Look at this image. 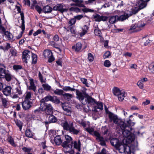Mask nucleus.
<instances>
[{
    "mask_svg": "<svg viewBox=\"0 0 154 154\" xmlns=\"http://www.w3.org/2000/svg\"><path fill=\"white\" fill-rule=\"evenodd\" d=\"M109 117L111 121H113L115 124H117L119 127L123 130L122 131V134L125 138L123 140L122 142L126 144L132 143L135 139V137L131 132L130 131L132 129L131 127L133 126L135 123L132 122L131 120L129 119L127 121L126 123H125L121 119H119L117 116L114 115L112 113L109 114Z\"/></svg>",
    "mask_w": 154,
    "mask_h": 154,
    "instance_id": "f257e3e1",
    "label": "nucleus"
},
{
    "mask_svg": "<svg viewBox=\"0 0 154 154\" xmlns=\"http://www.w3.org/2000/svg\"><path fill=\"white\" fill-rule=\"evenodd\" d=\"M76 98L83 105H93L96 103L95 99L92 98L88 94H86L85 91H80L76 89Z\"/></svg>",
    "mask_w": 154,
    "mask_h": 154,
    "instance_id": "f03ea898",
    "label": "nucleus"
},
{
    "mask_svg": "<svg viewBox=\"0 0 154 154\" xmlns=\"http://www.w3.org/2000/svg\"><path fill=\"white\" fill-rule=\"evenodd\" d=\"M65 138L66 141L62 144V146L64 148L63 151L66 153V154H74V151L72 149V145L69 144V143H72V138L68 135H66Z\"/></svg>",
    "mask_w": 154,
    "mask_h": 154,
    "instance_id": "7ed1b4c3",
    "label": "nucleus"
},
{
    "mask_svg": "<svg viewBox=\"0 0 154 154\" xmlns=\"http://www.w3.org/2000/svg\"><path fill=\"white\" fill-rule=\"evenodd\" d=\"M124 145L122 144V143H120L119 144V146H118L116 148L119 149V151L121 153H124L125 154H131V149L132 148L134 149L135 147V146L133 147L132 145L130 147L127 146L128 144L124 143L122 142Z\"/></svg>",
    "mask_w": 154,
    "mask_h": 154,
    "instance_id": "20e7f679",
    "label": "nucleus"
},
{
    "mask_svg": "<svg viewBox=\"0 0 154 154\" xmlns=\"http://www.w3.org/2000/svg\"><path fill=\"white\" fill-rule=\"evenodd\" d=\"M40 109L41 111H45L47 115H50L53 112V108L50 104L47 103H41Z\"/></svg>",
    "mask_w": 154,
    "mask_h": 154,
    "instance_id": "39448f33",
    "label": "nucleus"
},
{
    "mask_svg": "<svg viewBox=\"0 0 154 154\" xmlns=\"http://www.w3.org/2000/svg\"><path fill=\"white\" fill-rule=\"evenodd\" d=\"M145 25V24L142 21H139L137 23L132 24L128 30L132 32H138L141 30Z\"/></svg>",
    "mask_w": 154,
    "mask_h": 154,
    "instance_id": "423d86ee",
    "label": "nucleus"
},
{
    "mask_svg": "<svg viewBox=\"0 0 154 154\" xmlns=\"http://www.w3.org/2000/svg\"><path fill=\"white\" fill-rule=\"evenodd\" d=\"M113 94L118 97L119 101H122L125 97V91L123 90H120L119 88L117 87H114L112 89Z\"/></svg>",
    "mask_w": 154,
    "mask_h": 154,
    "instance_id": "0eeeda50",
    "label": "nucleus"
},
{
    "mask_svg": "<svg viewBox=\"0 0 154 154\" xmlns=\"http://www.w3.org/2000/svg\"><path fill=\"white\" fill-rule=\"evenodd\" d=\"M90 25L89 23H86L85 25L81 27V30L78 32V34L81 37H83L88 32Z\"/></svg>",
    "mask_w": 154,
    "mask_h": 154,
    "instance_id": "6e6552de",
    "label": "nucleus"
},
{
    "mask_svg": "<svg viewBox=\"0 0 154 154\" xmlns=\"http://www.w3.org/2000/svg\"><path fill=\"white\" fill-rule=\"evenodd\" d=\"M44 56L45 58L48 59V62L51 63L55 60L52 52L50 50H46L44 52Z\"/></svg>",
    "mask_w": 154,
    "mask_h": 154,
    "instance_id": "1a4fd4ad",
    "label": "nucleus"
},
{
    "mask_svg": "<svg viewBox=\"0 0 154 154\" xmlns=\"http://www.w3.org/2000/svg\"><path fill=\"white\" fill-rule=\"evenodd\" d=\"M32 53L28 50H24L22 53V60L23 62L26 63H27L32 55Z\"/></svg>",
    "mask_w": 154,
    "mask_h": 154,
    "instance_id": "9d476101",
    "label": "nucleus"
},
{
    "mask_svg": "<svg viewBox=\"0 0 154 154\" xmlns=\"http://www.w3.org/2000/svg\"><path fill=\"white\" fill-rule=\"evenodd\" d=\"M62 125L65 130L69 131L73 126V122L71 120H66L62 123Z\"/></svg>",
    "mask_w": 154,
    "mask_h": 154,
    "instance_id": "9b49d317",
    "label": "nucleus"
},
{
    "mask_svg": "<svg viewBox=\"0 0 154 154\" xmlns=\"http://www.w3.org/2000/svg\"><path fill=\"white\" fill-rule=\"evenodd\" d=\"M21 20H22V23L21 28L22 31L17 36H16L15 38L17 39H19L22 37L25 29L24 17V16L23 14V13L21 14Z\"/></svg>",
    "mask_w": 154,
    "mask_h": 154,
    "instance_id": "f8f14e48",
    "label": "nucleus"
},
{
    "mask_svg": "<svg viewBox=\"0 0 154 154\" xmlns=\"http://www.w3.org/2000/svg\"><path fill=\"white\" fill-rule=\"evenodd\" d=\"M64 6L63 4H57L53 7V10L54 11H60L61 13L66 12L67 10L64 8Z\"/></svg>",
    "mask_w": 154,
    "mask_h": 154,
    "instance_id": "ddd939ff",
    "label": "nucleus"
},
{
    "mask_svg": "<svg viewBox=\"0 0 154 154\" xmlns=\"http://www.w3.org/2000/svg\"><path fill=\"white\" fill-rule=\"evenodd\" d=\"M32 104V103L29 100H24L22 103L23 108L25 110L29 109L31 107Z\"/></svg>",
    "mask_w": 154,
    "mask_h": 154,
    "instance_id": "4468645a",
    "label": "nucleus"
},
{
    "mask_svg": "<svg viewBox=\"0 0 154 154\" xmlns=\"http://www.w3.org/2000/svg\"><path fill=\"white\" fill-rule=\"evenodd\" d=\"M94 18L96 21L100 22L101 21H106L108 19V17L103 16H100L98 14H96L94 16Z\"/></svg>",
    "mask_w": 154,
    "mask_h": 154,
    "instance_id": "2eb2a0df",
    "label": "nucleus"
},
{
    "mask_svg": "<svg viewBox=\"0 0 154 154\" xmlns=\"http://www.w3.org/2000/svg\"><path fill=\"white\" fill-rule=\"evenodd\" d=\"M29 80L30 86L28 87V89L32 90L34 92H35L36 91V87L35 84L33 79H32L30 78Z\"/></svg>",
    "mask_w": 154,
    "mask_h": 154,
    "instance_id": "dca6fc26",
    "label": "nucleus"
},
{
    "mask_svg": "<svg viewBox=\"0 0 154 154\" xmlns=\"http://www.w3.org/2000/svg\"><path fill=\"white\" fill-rule=\"evenodd\" d=\"M62 107L64 110V113L67 115H70L71 114V111L70 108L68 106H66L65 104L63 103L62 106Z\"/></svg>",
    "mask_w": 154,
    "mask_h": 154,
    "instance_id": "f3484780",
    "label": "nucleus"
},
{
    "mask_svg": "<svg viewBox=\"0 0 154 154\" xmlns=\"http://www.w3.org/2000/svg\"><path fill=\"white\" fill-rule=\"evenodd\" d=\"M103 109V104L102 103L100 102H98L96 103V105L94 106L92 110L93 111L96 112L97 111V109L102 110Z\"/></svg>",
    "mask_w": 154,
    "mask_h": 154,
    "instance_id": "a211bd4d",
    "label": "nucleus"
},
{
    "mask_svg": "<svg viewBox=\"0 0 154 154\" xmlns=\"http://www.w3.org/2000/svg\"><path fill=\"white\" fill-rule=\"evenodd\" d=\"M5 36L7 39L9 41H12L14 40V36L12 34L8 31L5 32Z\"/></svg>",
    "mask_w": 154,
    "mask_h": 154,
    "instance_id": "6ab92c4d",
    "label": "nucleus"
},
{
    "mask_svg": "<svg viewBox=\"0 0 154 154\" xmlns=\"http://www.w3.org/2000/svg\"><path fill=\"white\" fill-rule=\"evenodd\" d=\"M11 88L10 86H7L3 90V94L6 96H8L10 95L11 94Z\"/></svg>",
    "mask_w": 154,
    "mask_h": 154,
    "instance_id": "aec40b11",
    "label": "nucleus"
},
{
    "mask_svg": "<svg viewBox=\"0 0 154 154\" xmlns=\"http://www.w3.org/2000/svg\"><path fill=\"white\" fill-rule=\"evenodd\" d=\"M96 133L97 139L100 142V144L103 146H106V143L105 141L104 140L103 138L100 136V134L99 133Z\"/></svg>",
    "mask_w": 154,
    "mask_h": 154,
    "instance_id": "412c9836",
    "label": "nucleus"
},
{
    "mask_svg": "<svg viewBox=\"0 0 154 154\" xmlns=\"http://www.w3.org/2000/svg\"><path fill=\"white\" fill-rule=\"evenodd\" d=\"M149 0H141L139 1L138 3L139 8L141 9L146 7V2Z\"/></svg>",
    "mask_w": 154,
    "mask_h": 154,
    "instance_id": "4be33fe9",
    "label": "nucleus"
},
{
    "mask_svg": "<svg viewBox=\"0 0 154 154\" xmlns=\"http://www.w3.org/2000/svg\"><path fill=\"white\" fill-rule=\"evenodd\" d=\"M72 2L75 3L76 6L79 7H84L85 6L83 0H72Z\"/></svg>",
    "mask_w": 154,
    "mask_h": 154,
    "instance_id": "5701e85b",
    "label": "nucleus"
},
{
    "mask_svg": "<svg viewBox=\"0 0 154 154\" xmlns=\"http://www.w3.org/2000/svg\"><path fill=\"white\" fill-rule=\"evenodd\" d=\"M110 143L111 144L116 147L119 146V144L120 143L119 142V140L117 138H113L111 140Z\"/></svg>",
    "mask_w": 154,
    "mask_h": 154,
    "instance_id": "b1692460",
    "label": "nucleus"
},
{
    "mask_svg": "<svg viewBox=\"0 0 154 154\" xmlns=\"http://www.w3.org/2000/svg\"><path fill=\"white\" fill-rule=\"evenodd\" d=\"M54 141V143H53L57 145H60L62 142L61 138L60 136H57L55 137Z\"/></svg>",
    "mask_w": 154,
    "mask_h": 154,
    "instance_id": "393cba45",
    "label": "nucleus"
},
{
    "mask_svg": "<svg viewBox=\"0 0 154 154\" xmlns=\"http://www.w3.org/2000/svg\"><path fill=\"white\" fill-rule=\"evenodd\" d=\"M69 131L72 134L75 135H77L79 133L80 130L79 129H76L73 126Z\"/></svg>",
    "mask_w": 154,
    "mask_h": 154,
    "instance_id": "a878e982",
    "label": "nucleus"
},
{
    "mask_svg": "<svg viewBox=\"0 0 154 154\" xmlns=\"http://www.w3.org/2000/svg\"><path fill=\"white\" fill-rule=\"evenodd\" d=\"M118 16H112L109 17V23L110 24H114L118 21Z\"/></svg>",
    "mask_w": 154,
    "mask_h": 154,
    "instance_id": "bb28decb",
    "label": "nucleus"
},
{
    "mask_svg": "<svg viewBox=\"0 0 154 154\" xmlns=\"http://www.w3.org/2000/svg\"><path fill=\"white\" fill-rule=\"evenodd\" d=\"M53 10V8L48 5L44 7L42 9L43 12L45 13H51Z\"/></svg>",
    "mask_w": 154,
    "mask_h": 154,
    "instance_id": "cd10ccee",
    "label": "nucleus"
},
{
    "mask_svg": "<svg viewBox=\"0 0 154 154\" xmlns=\"http://www.w3.org/2000/svg\"><path fill=\"white\" fill-rule=\"evenodd\" d=\"M82 44L80 42L77 43L75 46H73L72 49H75V51L78 52L79 51L82 47Z\"/></svg>",
    "mask_w": 154,
    "mask_h": 154,
    "instance_id": "c85d7f7f",
    "label": "nucleus"
},
{
    "mask_svg": "<svg viewBox=\"0 0 154 154\" xmlns=\"http://www.w3.org/2000/svg\"><path fill=\"white\" fill-rule=\"evenodd\" d=\"M131 14H130L129 15L128 14L125 13L124 15H121V16L119 17L118 16V20L120 21H123L127 18H128L130 16H131Z\"/></svg>",
    "mask_w": 154,
    "mask_h": 154,
    "instance_id": "c756f323",
    "label": "nucleus"
},
{
    "mask_svg": "<svg viewBox=\"0 0 154 154\" xmlns=\"http://www.w3.org/2000/svg\"><path fill=\"white\" fill-rule=\"evenodd\" d=\"M74 148L76 149L78 151L80 150V145L81 143L80 140H79L78 142L75 141L73 143Z\"/></svg>",
    "mask_w": 154,
    "mask_h": 154,
    "instance_id": "7c9ffc66",
    "label": "nucleus"
},
{
    "mask_svg": "<svg viewBox=\"0 0 154 154\" xmlns=\"http://www.w3.org/2000/svg\"><path fill=\"white\" fill-rule=\"evenodd\" d=\"M7 140L10 144L12 146L14 147H16V144L14 141L13 138L11 136H8Z\"/></svg>",
    "mask_w": 154,
    "mask_h": 154,
    "instance_id": "2f4dec72",
    "label": "nucleus"
},
{
    "mask_svg": "<svg viewBox=\"0 0 154 154\" xmlns=\"http://www.w3.org/2000/svg\"><path fill=\"white\" fill-rule=\"evenodd\" d=\"M5 77L6 80L8 81H10L11 79V75L10 74L8 73H6L5 72V75H0V78H4Z\"/></svg>",
    "mask_w": 154,
    "mask_h": 154,
    "instance_id": "473e14b6",
    "label": "nucleus"
},
{
    "mask_svg": "<svg viewBox=\"0 0 154 154\" xmlns=\"http://www.w3.org/2000/svg\"><path fill=\"white\" fill-rule=\"evenodd\" d=\"M52 97V96L50 95L47 96L45 97L44 98H43L41 100V103H45V102H47L48 101H51Z\"/></svg>",
    "mask_w": 154,
    "mask_h": 154,
    "instance_id": "72a5a7b5",
    "label": "nucleus"
},
{
    "mask_svg": "<svg viewBox=\"0 0 154 154\" xmlns=\"http://www.w3.org/2000/svg\"><path fill=\"white\" fill-rule=\"evenodd\" d=\"M64 98L68 101L70 100L72 97V95L68 93H65L63 94Z\"/></svg>",
    "mask_w": 154,
    "mask_h": 154,
    "instance_id": "f704fd0d",
    "label": "nucleus"
},
{
    "mask_svg": "<svg viewBox=\"0 0 154 154\" xmlns=\"http://www.w3.org/2000/svg\"><path fill=\"white\" fill-rule=\"evenodd\" d=\"M25 134L27 137L31 138L33 136V133L29 129H27L26 130Z\"/></svg>",
    "mask_w": 154,
    "mask_h": 154,
    "instance_id": "c9c22d12",
    "label": "nucleus"
},
{
    "mask_svg": "<svg viewBox=\"0 0 154 154\" xmlns=\"http://www.w3.org/2000/svg\"><path fill=\"white\" fill-rule=\"evenodd\" d=\"M86 131L88 132L90 134H94L96 136V133H98L96 131H94V129L93 128H86Z\"/></svg>",
    "mask_w": 154,
    "mask_h": 154,
    "instance_id": "e433bc0d",
    "label": "nucleus"
},
{
    "mask_svg": "<svg viewBox=\"0 0 154 154\" xmlns=\"http://www.w3.org/2000/svg\"><path fill=\"white\" fill-rule=\"evenodd\" d=\"M14 121L16 125L19 128L20 130L21 131L22 127V122L20 120L18 119H15Z\"/></svg>",
    "mask_w": 154,
    "mask_h": 154,
    "instance_id": "4c0bfd02",
    "label": "nucleus"
},
{
    "mask_svg": "<svg viewBox=\"0 0 154 154\" xmlns=\"http://www.w3.org/2000/svg\"><path fill=\"white\" fill-rule=\"evenodd\" d=\"M1 99L2 101V105L4 107H6L7 106L8 102L7 99L2 97H1Z\"/></svg>",
    "mask_w": 154,
    "mask_h": 154,
    "instance_id": "58836bf2",
    "label": "nucleus"
},
{
    "mask_svg": "<svg viewBox=\"0 0 154 154\" xmlns=\"http://www.w3.org/2000/svg\"><path fill=\"white\" fill-rule=\"evenodd\" d=\"M5 66L3 65L0 64V75H5Z\"/></svg>",
    "mask_w": 154,
    "mask_h": 154,
    "instance_id": "ea45409f",
    "label": "nucleus"
},
{
    "mask_svg": "<svg viewBox=\"0 0 154 154\" xmlns=\"http://www.w3.org/2000/svg\"><path fill=\"white\" fill-rule=\"evenodd\" d=\"M51 101L56 104H59L60 103V100L55 96H52Z\"/></svg>",
    "mask_w": 154,
    "mask_h": 154,
    "instance_id": "a19ab883",
    "label": "nucleus"
},
{
    "mask_svg": "<svg viewBox=\"0 0 154 154\" xmlns=\"http://www.w3.org/2000/svg\"><path fill=\"white\" fill-rule=\"evenodd\" d=\"M31 97V93L30 92H27L25 94L24 100H30Z\"/></svg>",
    "mask_w": 154,
    "mask_h": 154,
    "instance_id": "79ce46f5",
    "label": "nucleus"
},
{
    "mask_svg": "<svg viewBox=\"0 0 154 154\" xmlns=\"http://www.w3.org/2000/svg\"><path fill=\"white\" fill-rule=\"evenodd\" d=\"M57 120L56 118L54 116H51L49 118V121L50 123H54Z\"/></svg>",
    "mask_w": 154,
    "mask_h": 154,
    "instance_id": "37998d69",
    "label": "nucleus"
},
{
    "mask_svg": "<svg viewBox=\"0 0 154 154\" xmlns=\"http://www.w3.org/2000/svg\"><path fill=\"white\" fill-rule=\"evenodd\" d=\"M63 90L59 89H56L54 91V93L55 94L59 95H62L63 96Z\"/></svg>",
    "mask_w": 154,
    "mask_h": 154,
    "instance_id": "c03bdc74",
    "label": "nucleus"
},
{
    "mask_svg": "<svg viewBox=\"0 0 154 154\" xmlns=\"http://www.w3.org/2000/svg\"><path fill=\"white\" fill-rule=\"evenodd\" d=\"M94 32L95 35L99 37L101 36V32L98 28H97L94 29Z\"/></svg>",
    "mask_w": 154,
    "mask_h": 154,
    "instance_id": "a18cd8bd",
    "label": "nucleus"
},
{
    "mask_svg": "<svg viewBox=\"0 0 154 154\" xmlns=\"http://www.w3.org/2000/svg\"><path fill=\"white\" fill-rule=\"evenodd\" d=\"M69 10L76 13L80 12V10L77 7H72L69 8Z\"/></svg>",
    "mask_w": 154,
    "mask_h": 154,
    "instance_id": "49530a36",
    "label": "nucleus"
},
{
    "mask_svg": "<svg viewBox=\"0 0 154 154\" xmlns=\"http://www.w3.org/2000/svg\"><path fill=\"white\" fill-rule=\"evenodd\" d=\"M63 91H75V89L71 88L69 86H65L63 88Z\"/></svg>",
    "mask_w": 154,
    "mask_h": 154,
    "instance_id": "de8ad7c7",
    "label": "nucleus"
},
{
    "mask_svg": "<svg viewBox=\"0 0 154 154\" xmlns=\"http://www.w3.org/2000/svg\"><path fill=\"white\" fill-rule=\"evenodd\" d=\"M31 57L32 58V63L35 64L37 62V56L36 54L32 53Z\"/></svg>",
    "mask_w": 154,
    "mask_h": 154,
    "instance_id": "09e8293b",
    "label": "nucleus"
},
{
    "mask_svg": "<svg viewBox=\"0 0 154 154\" xmlns=\"http://www.w3.org/2000/svg\"><path fill=\"white\" fill-rule=\"evenodd\" d=\"M137 84L140 89H143V88L144 85L142 80H139L137 83Z\"/></svg>",
    "mask_w": 154,
    "mask_h": 154,
    "instance_id": "8fccbe9b",
    "label": "nucleus"
},
{
    "mask_svg": "<svg viewBox=\"0 0 154 154\" xmlns=\"http://www.w3.org/2000/svg\"><path fill=\"white\" fill-rule=\"evenodd\" d=\"M76 21V20L74 18L70 19L68 22L69 25V26H72L75 23Z\"/></svg>",
    "mask_w": 154,
    "mask_h": 154,
    "instance_id": "3c124183",
    "label": "nucleus"
},
{
    "mask_svg": "<svg viewBox=\"0 0 154 154\" xmlns=\"http://www.w3.org/2000/svg\"><path fill=\"white\" fill-rule=\"evenodd\" d=\"M42 86L44 89L46 91L50 90L51 88V87L48 84H44L42 85Z\"/></svg>",
    "mask_w": 154,
    "mask_h": 154,
    "instance_id": "603ef678",
    "label": "nucleus"
},
{
    "mask_svg": "<svg viewBox=\"0 0 154 154\" xmlns=\"http://www.w3.org/2000/svg\"><path fill=\"white\" fill-rule=\"evenodd\" d=\"M88 61L90 62H92L94 59V57L93 54L91 53H89L88 54Z\"/></svg>",
    "mask_w": 154,
    "mask_h": 154,
    "instance_id": "864d4df0",
    "label": "nucleus"
},
{
    "mask_svg": "<svg viewBox=\"0 0 154 154\" xmlns=\"http://www.w3.org/2000/svg\"><path fill=\"white\" fill-rule=\"evenodd\" d=\"M38 77H39L40 80L41 82L42 83L44 82L45 83L46 82V79H43L42 75L41 74L40 72H39L38 74Z\"/></svg>",
    "mask_w": 154,
    "mask_h": 154,
    "instance_id": "5fc2aeb1",
    "label": "nucleus"
},
{
    "mask_svg": "<svg viewBox=\"0 0 154 154\" xmlns=\"http://www.w3.org/2000/svg\"><path fill=\"white\" fill-rule=\"evenodd\" d=\"M13 68L14 70L17 71L18 70L22 69V67L20 65H14L13 66Z\"/></svg>",
    "mask_w": 154,
    "mask_h": 154,
    "instance_id": "6e6d98bb",
    "label": "nucleus"
},
{
    "mask_svg": "<svg viewBox=\"0 0 154 154\" xmlns=\"http://www.w3.org/2000/svg\"><path fill=\"white\" fill-rule=\"evenodd\" d=\"M14 92V93L17 94L18 95L22 94V91L20 88H16L15 89V91Z\"/></svg>",
    "mask_w": 154,
    "mask_h": 154,
    "instance_id": "4d7b16f0",
    "label": "nucleus"
},
{
    "mask_svg": "<svg viewBox=\"0 0 154 154\" xmlns=\"http://www.w3.org/2000/svg\"><path fill=\"white\" fill-rule=\"evenodd\" d=\"M10 51L12 56H17V51L15 49H11L10 50Z\"/></svg>",
    "mask_w": 154,
    "mask_h": 154,
    "instance_id": "13d9d810",
    "label": "nucleus"
},
{
    "mask_svg": "<svg viewBox=\"0 0 154 154\" xmlns=\"http://www.w3.org/2000/svg\"><path fill=\"white\" fill-rule=\"evenodd\" d=\"M111 63L110 61L108 60H106L104 62V66L106 67H109L111 65Z\"/></svg>",
    "mask_w": 154,
    "mask_h": 154,
    "instance_id": "bf43d9fd",
    "label": "nucleus"
},
{
    "mask_svg": "<svg viewBox=\"0 0 154 154\" xmlns=\"http://www.w3.org/2000/svg\"><path fill=\"white\" fill-rule=\"evenodd\" d=\"M111 55V54L109 51H107L103 55V58L104 59L107 58Z\"/></svg>",
    "mask_w": 154,
    "mask_h": 154,
    "instance_id": "052dcab7",
    "label": "nucleus"
},
{
    "mask_svg": "<svg viewBox=\"0 0 154 154\" xmlns=\"http://www.w3.org/2000/svg\"><path fill=\"white\" fill-rule=\"evenodd\" d=\"M69 28L70 30L71 33L75 35L76 33V31L74 29L73 26H69Z\"/></svg>",
    "mask_w": 154,
    "mask_h": 154,
    "instance_id": "680f3d73",
    "label": "nucleus"
},
{
    "mask_svg": "<svg viewBox=\"0 0 154 154\" xmlns=\"http://www.w3.org/2000/svg\"><path fill=\"white\" fill-rule=\"evenodd\" d=\"M35 9L39 14L41 13L42 11L41 8L38 5L35 6Z\"/></svg>",
    "mask_w": 154,
    "mask_h": 154,
    "instance_id": "e2e57ef3",
    "label": "nucleus"
},
{
    "mask_svg": "<svg viewBox=\"0 0 154 154\" xmlns=\"http://www.w3.org/2000/svg\"><path fill=\"white\" fill-rule=\"evenodd\" d=\"M22 149L24 152H30L32 150L31 148H27L26 147H24Z\"/></svg>",
    "mask_w": 154,
    "mask_h": 154,
    "instance_id": "0e129e2a",
    "label": "nucleus"
},
{
    "mask_svg": "<svg viewBox=\"0 0 154 154\" xmlns=\"http://www.w3.org/2000/svg\"><path fill=\"white\" fill-rule=\"evenodd\" d=\"M10 96L12 98H17L18 97V95L17 94L14 93V92H13L12 94H11Z\"/></svg>",
    "mask_w": 154,
    "mask_h": 154,
    "instance_id": "69168bd1",
    "label": "nucleus"
},
{
    "mask_svg": "<svg viewBox=\"0 0 154 154\" xmlns=\"http://www.w3.org/2000/svg\"><path fill=\"white\" fill-rule=\"evenodd\" d=\"M82 126L84 127H85L86 126V124L85 121L83 120L78 122Z\"/></svg>",
    "mask_w": 154,
    "mask_h": 154,
    "instance_id": "338daca9",
    "label": "nucleus"
},
{
    "mask_svg": "<svg viewBox=\"0 0 154 154\" xmlns=\"http://www.w3.org/2000/svg\"><path fill=\"white\" fill-rule=\"evenodd\" d=\"M42 32V30L41 29H38L33 34V35L34 36H35L38 34H40Z\"/></svg>",
    "mask_w": 154,
    "mask_h": 154,
    "instance_id": "774afa93",
    "label": "nucleus"
}]
</instances>
